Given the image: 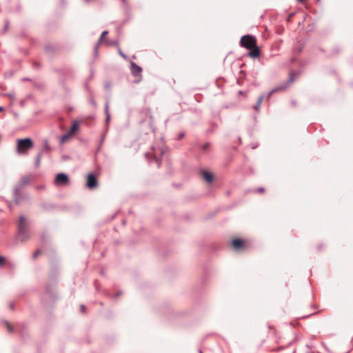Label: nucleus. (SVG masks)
I'll list each match as a JSON object with an SVG mask.
<instances>
[{"instance_id": "f257e3e1", "label": "nucleus", "mask_w": 353, "mask_h": 353, "mask_svg": "<svg viewBox=\"0 0 353 353\" xmlns=\"http://www.w3.org/2000/svg\"><path fill=\"white\" fill-rule=\"evenodd\" d=\"M240 45L241 47L250 50L248 52L250 57L255 59L260 57L261 51L257 46L256 39L254 36L250 34L243 36L240 40Z\"/></svg>"}, {"instance_id": "f03ea898", "label": "nucleus", "mask_w": 353, "mask_h": 353, "mask_svg": "<svg viewBox=\"0 0 353 353\" xmlns=\"http://www.w3.org/2000/svg\"><path fill=\"white\" fill-rule=\"evenodd\" d=\"M33 146V141L30 138L18 139L17 141L16 150L19 154L26 155Z\"/></svg>"}, {"instance_id": "7ed1b4c3", "label": "nucleus", "mask_w": 353, "mask_h": 353, "mask_svg": "<svg viewBox=\"0 0 353 353\" xmlns=\"http://www.w3.org/2000/svg\"><path fill=\"white\" fill-rule=\"evenodd\" d=\"M18 232L21 236L22 241H26L30 237V235L27 231L26 219L24 216L19 217V223L18 225Z\"/></svg>"}, {"instance_id": "20e7f679", "label": "nucleus", "mask_w": 353, "mask_h": 353, "mask_svg": "<svg viewBox=\"0 0 353 353\" xmlns=\"http://www.w3.org/2000/svg\"><path fill=\"white\" fill-rule=\"evenodd\" d=\"M296 75V74L295 72H290L288 81L285 83L279 85L278 87L272 90V91L269 93V97L276 92L284 91L286 90V88L294 81Z\"/></svg>"}, {"instance_id": "39448f33", "label": "nucleus", "mask_w": 353, "mask_h": 353, "mask_svg": "<svg viewBox=\"0 0 353 353\" xmlns=\"http://www.w3.org/2000/svg\"><path fill=\"white\" fill-rule=\"evenodd\" d=\"M70 183L68 176L64 173H59L54 179V185L57 187L66 186Z\"/></svg>"}, {"instance_id": "423d86ee", "label": "nucleus", "mask_w": 353, "mask_h": 353, "mask_svg": "<svg viewBox=\"0 0 353 353\" xmlns=\"http://www.w3.org/2000/svg\"><path fill=\"white\" fill-rule=\"evenodd\" d=\"M142 68L138 65L136 63L130 62V72L136 78L135 82L139 83L142 79Z\"/></svg>"}, {"instance_id": "0eeeda50", "label": "nucleus", "mask_w": 353, "mask_h": 353, "mask_svg": "<svg viewBox=\"0 0 353 353\" xmlns=\"http://www.w3.org/2000/svg\"><path fill=\"white\" fill-rule=\"evenodd\" d=\"M232 245L235 250H244L248 247V243L241 239H234L232 241Z\"/></svg>"}, {"instance_id": "6e6552de", "label": "nucleus", "mask_w": 353, "mask_h": 353, "mask_svg": "<svg viewBox=\"0 0 353 353\" xmlns=\"http://www.w3.org/2000/svg\"><path fill=\"white\" fill-rule=\"evenodd\" d=\"M98 182L95 175L90 173L87 176V186L90 189H94L97 187Z\"/></svg>"}, {"instance_id": "1a4fd4ad", "label": "nucleus", "mask_w": 353, "mask_h": 353, "mask_svg": "<svg viewBox=\"0 0 353 353\" xmlns=\"http://www.w3.org/2000/svg\"><path fill=\"white\" fill-rule=\"evenodd\" d=\"M79 127V122L78 121H74L72 122V125L68 132V136H71L72 134H74L76 131L78 130Z\"/></svg>"}, {"instance_id": "9d476101", "label": "nucleus", "mask_w": 353, "mask_h": 353, "mask_svg": "<svg viewBox=\"0 0 353 353\" xmlns=\"http://www.w3.org/2000/svg\"><path fill=\"white\" fill-rule=\"evenodd\" d=\"M202 176L203 179L209 183H212L213 181V175L212 174L205 171L202 170L201 171Z\"/></svg>"}, {"instance_id": "9b49d317", "label": "nucleus", "mask_w": 353, "mask_h": 353, "mask_svg": "<svg viewBox=\"0 0 353 353\" xmlns=\"http://www.w3.org/2000/svg\"><path fill=\"white\" fill-rule=\"evenodd\" d=\"M264 99V97L263 95L260 96L259 98H258V100H257V102H256V104L254 106V109L256 110V111H259L260 110V108H261V105L263 102V100Z\"/></svg>"}, {"instance_id": "f8f14e48", "label": "nucleus", "mask_w": 353, "mask_h": 353, "mask_svg": "<svg viewBox=\"0 0 353 353\" xmlns=\"http://www.w3.org/2000/svg\"><path fill=\"white\" fill-rule=\"evenodd\" d=\"M108 34V31H103L101 35V37L99 39V42H103L105 41V37L107 36V34Z\"/></svg>"}, {"instance_id": "ddd939ff", "label": "nucleus", "mask_w": 353, "mask_h": 353, "mask_svg": "<svg viewBox=\"0 0 353 353\" xmlns=\"http://www.w3.org/2000/svg\"><path fill=\"white\" fill-rule=\"evenodd\" d=\"M43 150L46 152L50 151V147L48 143V141H45L43 146Z\"/></svg>"}, {"instance_id": "4468645a", "label": "nucleus", "mask_w": 353, "mask_h": 353, "mask_svg": "<svg viewBox=\"0 0 353 353\" xmlns=\"http://www.w3.org/2000/svg\"><path fill=\"white\" fill-rule=\"evenodd\" d=\"M41 159V153H39L36 157V161H35L37 166L39 165Z\"/></svg>"}, {"instance_id": "2eb2a0df", "label": "nucleus", "mask_w": 353, "mask_h": 353, "mask_svg": "<svg viewBox=\"0 0 353 353\" xmlns=\"http://www.w3.org/2000/svg\"><path fill=\"white\" fill-rule=\"evenodd\" d=\"M154 159L155 160L157 165L159 166L161 165V160L157 157V152L156 151H154Z\"/></svg>"}, {"instance_id": "dca6fc26", "label": "nucleus", "mask_w": 353, "mask_h": 353, "mask_svg": "<svg viewBox=\"0 0 353 353\" xmlns=\"http://www.w3.org/2000/svg\"><path fill=\"white\" fill-rule=\"evenodd\" d=\"M108 108H109V107H108V104H106V105H105V109L106 120H107V121H109V120H110V113H109V110H108Z\"/></svg>"}, {"instance_id": "f3484780", "label": "nucleus", "mask_w": 353, "mask_h": 353, "mask_svg": "<svg viewBox=\"0 0 353 353\" xmlns=\"http://www.w3.org/2000/svg\"><path fill=\"white\" fill-rule=\"evenodd\" d=\"M41 251L40 250H37V251H35L32 255L33 259H36L39 256V255L41 254Z\"/></svg>"}, {"instance_id": "a211bd4d", "label": "nucleus", "mask_w": 353, "mask_h": 353, "mask_svg": "<svg viewBox=\"0 0 353 353\" xmlns=\"http://www.w3.org/2000/svg\"><path fill=\"white\" fill-rule=\"evenodd\" d=\"M5 262L6 259L3 256H0V266H3L5 264Z\"/></svg>"}, {"instance_id": "6ab92c4d", "label": "nucleus", "mask_w": 353, "mask_h": 353, "mask_svg": "<svg viewBox=\"0 0 353 353\" xmlns=\"http://www.w3.org/2000/svg\"><path fill=\"white\" fill-rule=\"evenodd\" d=\"M210 148V143H205L203 146H202V149L204 150V151H206L209 149Z\"/></svg>"}, {"instance_id": "aec40b11", "label": "nucleus", "mask_w": 353, "mask_h": 353, "mask_svg": "<svg viewBox=\"0 0 353 353\" xmlns=\"http://www.w3.org/2000/svg\"><path fill=\"white\" fill-rule=\"evenodd\" d=\"M28 182H29L28 179L26 178V177L23 178L22 180H21L22 185H26V184L28 183Z\"/></svg>"}, {"instance_id": "412c9836", "label": "nucleus", "mask_w": 353, "mask_h": 353, "mask_svg": "<svg viewBox=\"0 0 353 353\" xmlns=\"http://www.w3.org/2000/svg\"><path fill=\"white\" fill-rule=\"evenodd\" d=\"M8 330L10 332H12L13 328L9 323H6Z\"/></svg>"}, {"instance_id": "4be33fe9", "label": "nucleus", "mask_w": 353, "mask_h": 353, "mask_svg": "<svg viewBox=\"0 0 353 353\" xmlns=\"http://www.w3.org/2000/svg\"><path fill=\"white\" fill-rule=\"evenodd\" d=\"M185 136V134L183 132H181L178 134V137H177V139L178 140H180L181 139H183Z\"/></svg>"}, {"instance_id": "5701e85b", "label": "nucleus", "mask_w": 353, "mask_h": 353, "mask_svg": "<svg viewBox=\"0 0 353 353\" xmlns=\"http://www.w3.org/2000/svg\"><path fill=\"white\" fill-rule=\"evenodd\" d=\"M119 54H120L122 57H123V58H125V59H126V58H127V57H126V56H125V54H123V53L120 50H119Z\"/></svg>"}, {"instance_id": "b1692460", "label": "nucleus", "mask_w": 353, "mask_h": 353, "mask_svg": "<svg viewBox=\"0 0 353 353\" xmlns=\"http://www.w3.org/2000/svg\"><path fill=\"white\" fill-rule=\"evenodd\" d=\"M258 192L263 193L264 192V189L263 188H260L257 190Z\"/></svg>"}, {"instance_id": "393cba45", "label": "nucleus", "mask_w": 353, "mask_h": 353, "mask_svg": "<svg viewBox=\"0 0 353 353\" xmlns=\"http://www.w3.org/2000/svg\"><path fill=\"white\" fill-rule=\"evenodd\" d=\"M81 310H82V312L85 311V306L84 305H81Z\"/></svg>"}, {"instance_id": "a878e982", "label": "nucleus", "mask_w": 353, "mask_h": 353, "mask_svg": "<svg viewBox=\"0 0 353 353\" xmlns=\"http://www.w3.org/2000/svg\"><path fill=\"white\" fill-rule=\"evenodd\" d=\"M3 108L0 106V112L3 111Z\"/></svg>"}, {"instance_id": "bb28decb", "label": "nucleus", "mask_w": 353, "mask_h": 353, "mask_svg": "<svg viewBox=\"0 0 353 353\" xmlns=\"http://www.w3.org/2000/svg\"><path fill=\"white\" fill-rule=\"evenodd\" d=\"M199 352H200V353H202V351H201V350H200V351H199Z\"/></svg>"}, {"instance_id": "cd10ccee", "label": "nucleus", "mask_w": 353, "mask_h": 353, "mask_svg": "<svg viewBox=\"0 0 353 353\" xmlns=\"http://www.w3.org/2000/svg\"><path fill=\"white\" fill-rule=\"evenodd\" d=\"M123 1H124L125 0H123Z\"/></svg>"}]
</instances>
